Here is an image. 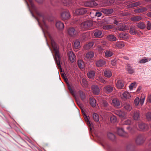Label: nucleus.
Returning a JSON list of instances; mask_svg holds the SVG:
<instances>
[{"label":"nucleus","instance_id":"51","mask_svg":"<svg viewBox=\"0 0 151 151\" xmlns=\"http://www.w3.org/2000/svg\"><path fill=\"white\" fill-rule=\"evenodd\" d=\"M102 15V14L101 12V10L100 11H97L94 14V16L98 17L101 16Z\"/></svg>","mask_w":151,"mask_h":151},{"label":"nucleus","instance_id":"48","mask_svg":"<svg viewBox=\"0 0 151 151\" xmlns=\"http://www.w3.org/2000/svg\"><path fill=\"white\" fill-rule=\"evenodd\" d=\"M114 27V26L111 25H107L104 26L103 28L104 29H109L113 28Z\"/></svg>","mask_w":151,"mask_h":151},{"label":"nucleus","instance_id":"59","mask_svg":"<svg viewBox=\"0 0 151 151\" xmlns=\"http://www.w3.org/2000/svg\"><path fill=\"white\" fill-rule=\"evenodd\" d=\"M116 63V61L115 60H112L111 61V64L113 66H115Z\"/></svg>","mask_w":151,"mask_h":151},{"label":"nucleus","instance_id":"1","mask_svg":"<svg viewBox=\"0 0 151 151\" xmlns=\"http://www.w3.org/2000/svg\"><path fill=\"white\" fill-rule=\"evenodd\" d=\"M29 1L32 10L36 12L39 17H35L33 14L30 11L31 13L32 16L36 19L39 25L43 30L45 37L47 36L50 39L51 45L55 53L54 59L59 68L61 69L60 64V57L59 54L58 46L54 41L51 34L48 30V27L46 24L47 21L52 22L53 20V19H50L49 17L45 16L42 13L38 12L32 0H29Z\"/></svg>","mask_w":151,"mask_h":151},{"label":"nucleus","instance_id":"27","mask_svg":"<svg viewBox=\"0 0 151 151\" xmlns=\"http://www.w3.org/2000/svg\"><path fill=\"white\" fill-rule=\"evenodd\" d=\"M116 86L119 89L122 88L124 86L123 82L121 80H118L116 83Z\"/></svg>","mask_w":151,"mask_h":151},{"label":"nucleus","instance_id":"8","mask_svg":"<svg viewBox=\"0 0 151 151\" xmlns=\"http://www.w3.org/2000/svg\"><path fill=\"white\" fill-rule=\"evenodd\" d=\"M117 134L120 136L124 137H127V133L125 132L122 128H117Z\"/></svg>","mask_w":151,"mask_h":151},{"label":"nucleus","instance_id":"20","mask_svg":"<svg viewBox=\"0 0 151 151\" xmlns=\"http://www.w3.org/2000/svg\"><path fill=\"white\" fill-rule=\"evenodd\" d=\"M104 76L108 78L112 76V73L111 71L109 69L105 70L104 72Z\"/></svg>","mask_w":151,"mask_h":151},{"label":"nucleus","instance_id":"39","mask_svg":"<svg viewBox=\"0 0 151 151\" xmlns=\"http://www.w3.org/2000/svg\"><path fill=\"white\" fill-rule=\"evenodd\" d=\"M137 26L141 29H144L146 27L145 24L143 22H140L137 23Z\"/></svg>","mask_w":151,"mask_h":151},{"label":"nucleus","instance_id":"33","mask_svg":"<svg viewBox=\"0 0 151 151\" xmlns=\"http://www.w3.org/2000/svg\"><path fill=\"white\" fill-rule=\"evenodd\" d=\"M124 105V108L128 111H130L132 109V106L129 104L125 103Z\"/></svg>","mask_w":151,"mask_h":151},{"label":"nucleus","instance_id":"52","mask_svg":"<svg viewBox=\"0 0 151 151\" xmlns=\"http://www.w3.org/2000/svg\"><path fill=\"white\" fill-rule=\"evenodd\" d=\"M97 80L100 82H101V83H103L105 84L106 83L107 81L105 80L102 78L101 77H99Z\"/></svg>","mask_w":151,"mask_h":151},{"label":"nucleus","instance_id":"43","mask_svg":"<svg viewBox=\"0 0 151 151\" xmlns=\"http://www.w3.org/2000/svg\"><path fill=\"white\" fill-rule=\"evenodd\" d=\"M107 136L109 139L112 140L114 139L115 138V135L111 132L107 134Z\"/></svg>","mask_w":151,"mask_h":151},{"label":"nucleus","instance_id":"14","mask_svg":"<svg viewBox=\"0 0 151 151\" xmlns=\"http://www.w3.org/2000/svg\"><path fill=\"white\" fill-rule=\"evenodd\" d=\"M113 90V87L109 85H107L104 88V90L106 93H110Z\"/></svg>","mask_w":151,"mask_h":151},{"label":"nucleus","instance_id":"21","mask_svg":"<svg viewBox=\"0 0 151 151\" xmlns=\"http://www.w3.org/2000/svg\"><path fill=\"white\" fill-rule=\"evenodd\" d=\"M147 9L145 7H141L134 10V12L137 13H142L147 11Z\"/></svg>","mask_w":151,"mask_h":151},{"label":"nucleus","instance_id":"28","mask_svg":"<svg viewBox=\"0 0 151 151\" xmlns=\"http://www.w3.org/2000/svg\"><path fill=\"white\" fill-rule=\"evenodd\" d=\"M139 111H134L133 116L134 119L136 120H138L139 118Z\"/></svg>","mask_w":151,"mask_h":151},{"label":"nucleus","instance_id":"9","mask_svg":"<svg viewBox=\"0 0 151 151\" xmlns=\"http://www.w3.org/2000/svg\"><path fill=\"white\" fill-rule=\"evenodd\" d=\"M87 12L86 9L81 8L77 9L75 12L76 14L77 15H82L85 14Z\"/></svg>","mask_w":151,"mask_h":151},{"label":"nucleus","instance_id":"16","mask_svg":"<svg viewBox=\"0 0 151 151\" xmlns=\"http://www.w3.org/2000/svg\"><path fill=\"white\" fill-rule=\"evenodd\" d=\"M101 12L105 14L109 15L113 12V10L111 9H101Z\"/></svg>","mask_w":151,"mask_h":151},{"label":"nucleus","instance_id":"25","mask_svg":"<svg viewBox=\"0 0 151 151\" xmlns=\"http://www.w3.org/2000/svg\"><path fill=\"white\" fill-rule=\"evenodd\" d=\"M95 74V71L93 70H91L88 73L87 75L89 78L93 79L94 77Z\"/></svg>","mask_w":151,"mask_h":151},{"label":"nucleus","instance_id":"60","mask_svg":"<svg viewBox=\"0 0 151 151\" xmlns=\"http://www.w3.org/2000/svg\"><path fill=\"white\" fill-rule=\"evenodd\" d=\"M82 82L84 85H86L87 83V82L86 80L84 78H83L82 79Z\"/></svg>","mask_w":151,"mask_h":151},{"label":"nucleus","instance_id":"31","mask_svg":"<svg viewBox=\"0 0 151 151\" xmlns=\"http://www.w3.org/2000/svg\"><path fill=\"white\" fill-rule=\"evenodd\" d=\"M114 105L116 107H118L120 105V102L119 100L116 99H114L112 101Z\"/></svg>","mask_w":151,"mask_h":151},{"label":"nucleus","instance_id":"58","mask_svg":"<svg viewBox=\"0 0 151 151\" xmlns=\"http://www.w3.org/2000/svg\"><path fill=\"white\" fill-rule=\"evenodd\" d=\"M102 146L104 147L107 148H109V145L106 143L104 142L102 144Z\"/></svg>","mask_w":151,"mask_h":151},{"label":"nucleus","instance_id":"47","mask_svg":"<svg viewBox=\"0 0 151 151\" xmlns=\"http://www.w3.org/2000/svg\"><path fill=\"white\" fill-rule=\"evenodd\" d=\"M133 123V121L131 119H127L124 122V124L125 125H129Z\"/></svg>","mask_w":151,"mask_h":151},{"label":"nucleus","instance_id":"40","mask_svg":"<svg viewBox=\"0 0 151 151\" xmlns=\"http://www.w3.org/2000/svg\"><path fill=\"white\" fill-rule=\"evenodd\" d=\"M113 53L111 51L107 50L105 52V55L107 57H109L113 55Z\"/></svg>","mask_w":151,"mask_h":151},{"label":"nucleus","instance_id":"7","mask_svg":"<svg viewBox=\"0 0 151 151\" xmlns=\"http://www.w3.org/2000/svg\"><path fill=\"white\" fill-rule=\"evenodd\" d=\"M84 5L87 7H93L96 6L97 4L94 0H90L85 1L84 3Z\"/></svg>","mask_w":151,"mask_h":151},{"label":"nucleus","instance_id":"54","mask_svg":"<svg viewBox=\"0 0 151 151\" xmlns=\"http://www.w3.org/2000/svg\"><path fill=\"white\" fill-rule=\"evenodd\" d=\"M139 103V98H136L134 100V103L135 105L137 106Z\"/></svg>","mask_w":151,"mask_h":151},{"label":"nucleus","instance_id":"18","mask_svg":"<svg viewBox=\"0 0 151 151\" xmlns=\"http://www.w3.org/2000/svg\"><path fill=\"white\" fill-rule=\"evenodd\" d=\"M131 97L130 93L128 92H124L122 94V96H121L122 99L124 100L129 99Z\"/></svg>","mask_w":151,"mask_h":151},{"label":"nucleus","instance_id":"26","mask_svg":"<svg viewBox=\"0 0 151 151\" xmlns=\"http://www.w3.org/2000/svg\"><path fill=\"white\" fill-rule=\"evenodd\" d=\"M62 2L64 5L68 6L71 5L73 1L72 0H62Z\"/></svg>","mask_w":151,"mask_h":151},{"label":"nucleus","instance_id":"2","mask_svg":"<svg viewBox=\"0 0 151 151\" xmlns=\"http://www.w3.org/2000/svg\"><path fill=\"white\" fill-rule=\"evenodd\" d=\"M71 17L69 12L68 10H64L62 11L60 14L61 19L63 21L69 19Z\"/></svg>","mask_w":151,"mask_h":151},{"label":"nucleus","instance_id":"5","mask_svg":"<svg viewBox=\"0 0 151 151\" xmlns=\"http://www.w3.org/2000/svg\"><path fill=\"white\" fill-rule=\"evenodd\" d=\"M79 32V30L76 28L70 27L68 29V33L71 37L76 36Z\"/></svg>","mask_w":151,"mask_h":151},{"label":"nucleus","instance_id":"29","mask_svg":"<svg viewBox=\"0 0 151 151\" xmlns=\"http://www.w3.org/2000/svg\"><path fill=\"white\" fill-rule=\"evenodd\" d=\"M94 56V53L91 51L88 52L86 55L85 58L87 59H91Z\"/></svg>","mask_w":151,"mask_h":151},{"label":"nucleus","instance_id":"49","mask_svg":"<svg viewBox=\"0 0 151 151\" xmlns=\"http://www.w3.org/2000/svg\"><path fill=\"white\" fill-rule=\"evenodd\" d=\"M83 117L84 118V119L88 125L89 126H91V123L90 121H89L86 115H85Z\"/></svg>","mask_w":151,"mask_h":151},{"label":"nucleus","instance_id":"57","mask_svg":"<svg viewBox=\"0 0 151 151\" xmlns=\"http://www.w3.org/2000/svg\"><path fill=\"white\" fill-rule=\"evenodd\" d=\"M108 106L109 104L105 100H104L103 101V106L105 107H108Z\"/></svg>","mask_w":151,"mask_h":151},{"label":"nucleus","instance_id":"12","mask_svg":"<svg viewBox=\"0 0 151 151\" xmlns=\"http://www.w3.org/2000/svg\"><path fill=\"white\" fill-rule=\"evenodd\" d=\"M117 29L119 31H124L127 30V27L124 23H121L118 27Z\"/></svg>","mask_w":151,"mask_h":151},{"label":"nucleus","instance_id":"63","mask_svg":"<svg viewBox=\"0 0 151 151\" xmlns=\"http://www.w3.org/2000/svg\"><path fill=\"white\" fill-rule=\"evenodd\" d=\"M61 76H62V77L64 78V80L65 81V82L67 83L68 84V83H67V81H68V79L65 78V76L64 75V74H63V73H62L61 74Z\"/></svg>","mask_w":151,"mask_h":151},{"label":"nucleus","instance_id":"37","mask_svg":"<svg viewBox=\"0 0 151 151\" xmlns=\"http://www.w3.org/2000/svg\"><path fill=\"white\" fill-rule=\"evenodd\" d=\"M89 37V34L88 33H85L83 34L81 36V40L82 41H86Z\"/></svg>","mask_w":151,"mask_h":151},{"label":"nucleus","instance_id":"10","mask_svg":"<svg viewBox=\"0 0 151 151\" xmlns=\"http://www.w3.org/2000/svg\"><path fill=\"white\" fill-rule=\"evenodd\" d=\"M91 89L94 94L98 95L99 93L100 89L97 86L92 85L91 86Z\"/></svg>","mask_w":151,"mask_h":151},{"label":"nucleus","instance_id":"53","mask_svg":"<svg viewBox=\"0 0 151 151\" xmlns=\"http://www.w3.org/2000/svg\"><path fill=\"white\" fill-rule=\"evenodd\" d=\"M93 42H91L88 43L86 45L87 49H88L91 48L93 45Z\"/></svg>","mask_w":151,"mask_h":151},{"label":"nucleus","instance_id":"64","mask_svg":"<svg viewBox=\"0 0 151 151\" xmlns=\"http://www.w3.org/2000/svg\"><path fill=\"white\" fill-rule=\"evenodd\" d=\"M133 146L132 145V144H129L127 146V149L128 150L130 149L133 148Z\"/></svg>","mask_w":151,"mask_h":151},{"label":"nucleus","instance_id":"15","mask_svg":"<svg viewBox=\"0 0 151 151\" xmlns=\"http://www.w3.org/2000/svg\"><path fill=\"white\" fill-rule=\"evenodd\" d=\"M96 64L97 67H103L105 65L106 62L103 60L100 59L96 61Z\"/></svg>","mask_w":151,"mask_h":151},{"label":"nucleus","instance_id":"36","mask_svg":"<svg viewBox=\"0 0 151 151\" xmlns=\"http://www.w3.org/2000/svg\"><path fill=\"white\" fill-rule=\"evenodd\" d=\"M89 102L90 105L93 107H94L96 105V100L93 98H90L89 100Z\"/></svg>","mask_w":151,"mask_h":151},{"label":"nucleus","instance_id":"22","mask_svg":"<svg viewBox=\"0 0 151 151\" xmlns=\"http://www.w3.org/2000/svg\"><path fill=\"white\" fill-rule=\"evenodd\" d=\"M119 36L120 38H122L124 40L128 39L129 37V35L124 33L119 34Z\"/></svg>","mask_w":151,"mask_h":151},{"label":"nucleus","instance_id":"6","mask_svg":"<svg viewBox=\"0 0 151 151\" xmlns=\"http://www.w3.org/2000/svg\"><path fill=\"white\" fill-rule=\"evenodd\" d=\"M138 126L140 131H145L149 128L148 125L143 122H140L138 123Z\"/></svg>","mask_w":151,"mask_h":151},{"label":"nucleus","instance_id":"38","mask_svg":"<svg viewBox=\"0 0 151 151\" xmlns=\"http://www.w3.org/2000/svg\"><path fill=\"white\" fill-rule=\"evenodd\" d=\"M78 65L79 67L81 69H83L85 66L83 62L81 60H78Z\"/></svg>","mask_w":151,"mask_h":151},{"label":"nucleus","instance_id":"19","mask_svg":"<svg viewBox=\"0 0 151 151\" xmlns=\"http://www.w3.org/2000/svg\"><path fill=\"white\" fill-rule=\"evenodd\" d=\"M137 32L135 26L133 25L131 26L129 31V33L131 35H134L136 34Z\"/></svg>","mask_w":151,"mask_h":151},{"label":"nucleus","instance_id":"61","mask_svg":"<svg viewBox=\"0 0 151 151\" xmlns=\"http://www.w3.org/2000/svg\"><path fill=\"white\" fill-rule=\"evenodd\" d=\"M145 101V98H141L140 100H139V103L141 105H142L143 104Z\"/></svg>","mask_w":151,"mask_h":151},{"label":"nucleus","instance_id":"46","mask_svg":"<svg viewBox=\"0 0 151 151\" xmlns=\"http://www.w3.org/2000/svg\"><path fill=\"white\" fill-rule=\"evenodd\" d=\"M93 118L94 120L96 122H98L99 120V115L96 113H94L93 115Z\"/></svg>","mask_w":151,"mask_h":151},{"label":"nucleus","instance_id":"34","mask_svg":"<svg viewBox=\"0 0 151 151\" xmlns=\"http://www.w3.org/2000/svg\"><path fill=\"white\" fill-rule=\"evenodd\" d=\"M141 4L140 2L138 1L130 4L129 6L131 8L140 5Z\"/></svg>","mask_w":151,"mask_h":151},{"label":"nucleus","instance_id":"55","mask_svg":"<svg viewBox=\"0 0 151 151\" xmlns=\"http://www.w3.org/2000/svg\"><path fill=\"white\" fill-rule=\"evenodd\" d=\"M68 88L72 95L74 96H75L74 92L71 88V87L69 85L68 86Z\"/></svg>","mask_w":151,"mask_h":151},{"label":"nucleus","instance_id":"3","mask_svg":"<svg viewBox=\"0 0 151 151\" xmlns=\"http://www.w3.org/2000/svg\"><path fill=\"white\" fill-rule=\"evenodd\" d=\"M93 22L91 20H88L82 22L81 24V27L83 30H88L91 28L92 26Z\"/></svg>","mask_w":151,"mask_h":151},{"label":"nucleus","instance_id":"24","mask_svg":"<svg viewBox=\"0 0 151 151\" xmlns=\"http://www.w3.org/2000/svg\"><path fill=\"white\" fill-rule=\"evenodd\" d=\"M116 114L120 117L124 118L125 117V114L124 111L119 110L116 111Z\"/></svg>","mask_w":151,"mask_h":151},{"label":"nucleus","instance_id":"56","mask_svg":"<svg viewBox=\"0 0 151 151\" xmlns=\"http://www.w3.org/2000/svg\"><path fill=\"white\" fill-rule=\"evenodd\" d=\"M147 29L150 30L151 29V24L150 22L148 21L147 24Z\"/></svg>","mask_w":151,"mask_h":151},{"label":"nucleus","instance_id":"13","mask_svg":"<svg viewBox=\"0 0 151 151\" xmlns=\"http://www.w3.org/2000/svg\"><path fill=\"white\" fill-rule=\"evenodd\" d=\"M56 28L59 29H63L64 28L63 23L60 21H57L55 24Z\"/></svg>","mask_w":151,"mask_h":151},{"label":"nucleus","instance_id":"23","mask_svg":"<svg viewBox=\"0 0 151 151\" xmlns=\"http://www.w3.org/2000/svg\"><path fill=\"white\" fill-rule=\"evenodd\" d=\"M142 19V17L139 16H133L131 18V21L133 22L139 21Z\"/></svg>","mask_w":151,"mask_h":151},{"label":"nucleus","instance_id":"30","mask_svg":"<svg viewBox=\"0 0 151 151\" xmlns=\"http://www.w3.org/2000/svg\"><path fill=\"white\" fill-rule=\"evenodd\" d=\"M74 49H77L80 47V42L78 40H76L74 42L73 46Z\"/></svg>","mask_w":151,"mask_h":151},{"label":"nucleus","instance_id":"11","mask_svg":"<svg viewBox=\"0 0 151 151\" xmlns=\"http://www.w3.org/2000/svg\"><path fill=\"white\" fill-rule=\"evenodd\" d=\"M68 56L71 62L73 63L76 60V56L73 52L70 51L68 54Z\"/></svg>","mask_w":151,"mask_h":151},{"label":"nucleus","instance_id":"41","mask_svg":"<svg viewBox=\"0 0 151 151\" xmlns=\"http://www.w3.org/2000/svg\"><path fill=\"white\" fill-rule=\"evenodd\" d=\"M107 37L108 40L112 41H115L116 40V37L113 35H109L107 36Z\"/></svg>","mask_w":151,"mask_h":151},{"label":"nucleus","instance_id":"35","mask_svg":"<svg viewBox=\"0 0 151 151\" xmlns=\"http://www.w3.org/2000/svg\"><path fill=\"white\" fill-rule=\"evenodd\" d=\"M102 35V32L100 30H97L94 32V35L97 37H100Z\"/></svg>","mask_w":151,"mask_h":151},{"label":"nucleus","instance_id":"44","mask_svg":"<svg viewBox=\"0 0 151 151\" xmlns=\"http://www.w3.org/2000/svg\"><path fill=\"white\" fill-rule=\"evenodd\" d=\"M126 70L129 73H133L134 72V70L129 65L127 66Z\"/></svg>","mask_w":151,"mask_h":151},{"label":"nucleus","instance_id":"45","mask_svg":"<svg viewBox=\"0 0 151 151\" xmlns=\"http://www.w3.org/2000/svg\"><path fill=\"white\" fill-rule=\"evenodd\" d=\"M110 121L112 123H114L117 121V118L116 117L114 116H112L110 117Z\"/></svg>","mask_w":151,"mask_h":151},{"label":"nucleus","instance_id":"17","mask_svg":"<svg viewBox=\"0 0 151 151\" xmlns=\"http://www.w3.org/2000/svg\"><path fill=\"white\" fill-rule=\"evenodd\" d=\"M124 45V42L121 41L117 42L114 44L115 47L119 48H121L123 47Z\"/></svg>","mask_w":151,"mask_h":151},{"label":"nucleus","instance_id":"32","mask_svg":"<svg viewBox=\"0 0 151 151\" xmlns=\"http://www.w3.org/2000/svg\"><path fill=\"white\" fill-rule=\"evenodd\" d=\"M151 60V58H144L140 60L139 61L140 63H145Z\"/></svg>","mask_w":151,"mask_h":151},{"label":"nucleus","instance_id":"50","mask_svg":"<svg viewBox=\"0 0 151 151\" xmlns=\"http://www.w3.org/2000/svg\"><path fill=\"white\" fill-rule=\"evenodd\" d=\"M146 116L148 121H151V112L147 113L146 114Z\"/></svg>","mask_w":151,"mask_h":151},{"label":"nucleus","instance_id":"62","mask_svg":"<svg viewBox=\"0 0 151 151\" xmlns=\"http://www.w3.org/2000/svg\"><path fill=\"white\" fill-rule=\"evenodd\" d=\"M136 83H132L129 86V88L130 89H132L135 86Z\"/></svg>","mask_w":151,"mask_h":151},{"label":"nucleus","instance_id":"4","mask_svg":"<svg viewBox=\"0 0 151 151\" xmlns=\"http://www.w3.org/2000/svg\"><path fill=\"white\" fill-rule=\"evenodd\" d=\"M145 140V138L143 134H139L137 136L135 139V142L137 145L143 144Z\"/></svg>","mask_w":151,"mask_h":151},{"label":"nucleus","instance_id":"42","mask_svg":"<svg viewBox=\"0 0 151 151\" xmlns=\"http://www.w3.org/2000/svg\"><path fill=\"white\" fill-rule=\"evenodd\" d=\"M79 93L81 99L82 100H84L86 98V96L85 93L81 91H79Z\"/></svg>","mask_w":151,"mask_h":151}]
</instances>
